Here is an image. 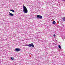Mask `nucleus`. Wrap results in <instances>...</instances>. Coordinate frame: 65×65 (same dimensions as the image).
Returning a JSON list of instances; mask_svg holds the SVG:
<instances>
[{
    "label": "nucleus",
    "instance_id": "nucleus-1",
    "mask_svg": "<svg viewBox=\"0 0 65 65\" xmlns=\"http://www.w3.org/2000/svg\"><path fill=\"white\" fill-rule=\"evenodd\" d=\"M23 12L24 13H27L28 10L26 7L24 5V4H23Z\"/></svg>",
    "mask_w": 65,
    "mask_h": 65
},
{
    "label": "nucleus",
    "instance_id": "nucleus-4",
    "mask_svg": "<svg viewBox=\"0 0 65 65\" xmlns=\"http://www.w3.org/2000/svg\"><path fill=\"white\" fill-rule=\"evenodd\" d=\"M15 51L17 52H18L19 51H21V49L20 48H16L15 49Z\"/></svg>",
    "mask_w": 65,
    "mask_h": 65
},
{
    "label": "nucleus",
    "instance_id": "nucleus-10",
    "mask_svg": "<svg viewBox=\"0 0 65 65\" xmlns=\"http://www.w3.org/2000/svg\"><path fill=\"white\" fill-rule=\"evenodd\" d=\"M11 59L12 60H13V57H11Z\"/></svg>",
    "mask_w": 65,
    "mask_h": 65
},
{
    "label": "nucleus",
    "instance_id": "nucleus-8",
    "mask_svg": "<svg viewBox=\"0 0 65 65\" xmlns=\"http://www.w3.org/2000/svg\"><path fill=\"white\" fill-rule=\"evenodd\" d=\"M58 47L60 49H61V46L60 45H59L58 46Z\"/></svg>",
    "mask_w": 65,
    "mask_h": 65
},
{
    "label": "nucleus",
    "instance_id": "nucleus-11",
    "mask_svg": "<svg viewBox=\"0 0 65 65\" xmlns=\"http://www.w3.org/2000/svg\"><path fill=\"white\" fill-rule=\"evenodd\" d=\"M55 36H56V35H55V34H54V37H55Z\"/></svg>",
    "mask_w": 65,
    "mask_h": 65
},
{
    "label": "nucleus",
    "instance_id": "nucleus-9",
    "mask_svg": "<svg viewBox=\"0 0 65 65\" xmlns=\"http://www.w3.org/2000/svg\"><path fill=\"white\" fill-rule=\"evenodd\" d=\"M53 24H55V23H56V22H55V21H53Z\"/></svg>",
    "mask_w": 65,
    "mask_h": 65
},
{
    "label": "nucleus",
    "instance_id": "nucleus-7",
    "mask_svg": "<svg viewBox=\"0 0 65 65\" xmlns=\"http://www.w3.org/2000/svg\"><path fill=\"white\" fill-rule=\"evenodd\" d=\"M10 11H12V12H15V11L14 10H10Z\"/></svg>",
    "mask_w": 65,
    "mask_h": 65
},
{
    "label": "nucleus",
    "instance_id": "nucleus-5",
    "mask_svg": "<svg viewBox=\"0 0 65 65\" xmlns=\"http://www.w3.org/2000/svg\"><path fill=\"white\" fill-rule=\"evenodd\" d=\"M62 20L63 21H65V18H62Z\"/></svg>",
    "mask_w": 65,
    "mask_h": 65
},
{
    "label": "nucleus",
    "instance_id": "nucleus-6",
    "mask_svg": "<svg viewBox=\"0 0 65 65\" xmlns=\"http://www.w3.org/2000/svg\"><path fill=\"white\" fill-rule=\"evenodd\" d=\"M9 15H11V16H13V13H10L9 14Z\"/></svg>",
    "mask_w": 65,
    "mask_h": 65
},
{
    "label": "nucleus",
    "instance_id": "nucleus-3",
    "mask_svg": "<svg viewBox=\"0 0 65 65\" xmlns=\"http://www.w3.org/2000/svg\"><path fill=\"white\" fill-rule=\"evenodd\" d=\"M37 18H40V19H43L42 17L40 15H38L37 16Z\"/></svg>",
    "mask_w": 65,
    "mask_h": 65
},
{
    "label": "nucleus",
    "instance_id": "nucleus-2",
    "mask_svg": "<svg viewBox=\"0 0 65 65\" xmlns=\"http://www.w3.org/2000/svg\"><path fill=\"white\" fill-rule=\"evenodd\" d=\"M26 46H29V47H31L32 46V47H34V45L33 43H31V44H29V45H26Z\"/></svg>",
    "mask_w": 65,
    "mask_h": 65
}]
</instances>
